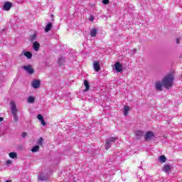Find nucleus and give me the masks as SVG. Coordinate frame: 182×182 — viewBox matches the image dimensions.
Listing matches in <instances>:
<instances>
[{"label": "nucleus", "mask_w": 182, "mask_h": 182, "mask_svg": "<svg viewBox=\"0 0 182 182\" xmlns=\"http://www.w3.org/2000/svg\"><path fill=\"white\" fill-rule=\"evenodd\" d=\"M23 55L24 56H26V58H27V59H32V53H31L30 51H26V50H23L19 55V57L22 58Z\"/></svg>", "instance_id": "nucleus-6"}, {"label": "nucleus", "mask_w": 182, "mask_h": 182, "mask_svg": "<svg viewBox=\"0 0 182 182\" xmlns=\"http://www.w3.org/2000/svg\"><path fill=\"white\" fill-rule=\"evenodd\" d=\"M130 110V107H129V105H126L124 107V116H127V114H129V111Z\"/></svg>", "instance_id": "nucleus-19"}, {"label": "nucleus", "mask_w": 182, "mask_h": 182, "mask_svg": "<svg viewBox=\"0 0 182 182\" xmlns=\"http://www.w3.org/2000/svg\"><path fill=\"white\" fill-rule=\"evenodd\" d=\"M90 21H95V17H93V16H91L90 18Z\"/></svg>", "instance_id": "nucleus-32"}, {"label": "nucleus", "mask_w": 182, "mask_h": 182, "mask_svg": "<svg viewBox=\"0 0 182 182\" xmlns=\"http://www.w3.org/2000/svg\"><path fill=\"white\" fill-rule=\"evenodd\" d=\"M160 163H166V161H167V158H166V156L162 155L161 156H159V159Z\"/></svg>", "instance_id": "nucleus-21"}, {"label": "nucleus", "mask_w": 182, "mask_h": 182, "mask_svg": "<svg viewBox=\"0 0 182 182\" xmlns=\"http://www.w3.org/2000/svg\"><path fill=\"white\" fill-rule=\"evenodd\" d=\"M114 68H115V70H116V72H117V73H120L121 72H123V65H122L120 62H117L114 64Z\"/></svg>", "instance_id": "nucleus-7"}, {"label": "nucleus", "mask_w": 182, "mask_h": 182, "mask_svg": "<svg viewBox=\"0 0 182 182\" xmlns=\"http://www.w3.org/2000/svg\"><path fill=\"white\" fill-rule=\"evenodd\" d=\"M65 62H66V59L65 58V57H59L58 59V63L59 65V66H63Z\"/></svg>", "instance_id": "nucleus-13"}, {"label": "nucleus", "mask_w": 182, "mask_h": 182, "mask_svg": "<svg viewBox=\"0 0 182 182\" xmlns=\"http://www.w3.org/2000/svg\"><path fill=\"white\" fill-rule=\"evenodd\" d=\"M174 82V75L170 73L164 77L162 80V85L165 89H170V87H173Z\"/></svg>", "instance_id": "nucleus-1"}, {"label": "nucleus", "mask_w": 182, "mask_h": 182, "mask_svg": "<svg viewBox=\"0 0 182 182\" xmlns=\"http://www.w3.org/2000/svg\"><path fill=\"white\" fill-rule=\"evenodd\" d=\"M109 0H102V4H104V5H107L109 4Z\"/></svg>", "instance_id": "nucleus-28"}, {"label": "nucleus", "mask_w": 182, "mask_h": 182, "mask_svg": "<svg viewBox=\"0 0 182 182\" xmlns=\"http://www.w3.org/2000/svg\"><path fill=\"white\" fill-rule=\"evenodd\" d=\"M32 86L34 89H38V87H41V80L34 79L32 82Z\"/></svg>", "instance_id": "nucleus-9"}, {"label": "nucleus", "mask_w": 182, "mask_h": 182, "mask_svg": "<svg viewBox=\"0 0 182 182\" xmlns=\"http://www.w3.org/2000/svg\"><path fill=\"white\" fill-rule=\"evenodd\" d=\"M92 38H95L97 35V29L96 28H92L90 33Z\"/></svg>", "instance_id": "nucleus-15"}, {"label": "nucleus", "mask_w": 182, "mask_h": 182, "mask_svg": "<svg viewBox=\"0 0 182 182\" xmlns=\"http://www.w3.org/2000/svg\"><path fill=\"white\" fill-rule=\"evenodd\" d=\"M50 29H52V23H48L45 28V32H49Z\"/></svg>", "instance_id": "nucleus-22"}, {"label": "nucleus", "mask_w": 182, "mask_h": 182, "mask_svg": "<svg viewBox=\"0 0 182 182\" xmlns=\"http://www.w3.org/2000/svg\"><path fill=\"white\" fill-rule=\"evenodd\" d=\"M93 68L95 72H100V63L99 61H94L93 63Z\"/></svg>", "instance_id": "nucleus-11"}, {"label": "nucleus", "mask_w": 182, "mask_h": 182, "mask_svg": "<svg viewBox=\"0 0 182 182\" xmlns=\"http://www.w3.org/2000/svg\"><path fill=\"white\" fill-rule=\"evenodd\" d=\"M156 139V134L151 131H148L144 135L145 141H151Z\"/></svg>", "instance_id": "nucleus-3"}, {"label": "nucleus", "mask_w": 182, "mask_h": 182, "mask_svg": "<svg viewBox=\"0 0 182 182\" xmlns=\"http://www.w3.org/2000/svg\"><path fill=\"white\" fill-rule=\"evenodd\" d=\"M84 86H85V90H84V92H87V90H89L90 86L89 85V81H87V80H85L84 81Z\"/></svg>", "instance_id": "nucleus-18"}, {"label": "nucleus", "mask_w": 182, "mask_h": 182, "mask_svg": "<svg viewBox=\"0 0 182 182\" xmlns=\"http://www.w3.org/2000/svg\"><path fill=\"white\" fill-rule=\"evenodd\" d=\"M11 105V113L13 115V117L14 119V122L17 123V122L19 120L18 118V115L16 113H18V109L16 108V104H15V102L11 101L10 102Z\"/></svg>", "instance_id": "nucleus-2"}, {"label": "nucleus", "mask_w": 182, "mask_h": 182, "mask_svg": "<svg viewBox=\"0 0 182 182\" xmlns=\"http://www.w3.org/2000/svg\"><path fill=\"white\" fill-rule=\"evenodd\" d=\"M37 119H38L39 121H41V123L43 126H46V122H45V118H43V116H42V114H38L37 115Z\"/></svg>", "instance_id": "nucleus-12"}, {"label": "nucleus", "mask_w": 182, "mask_h": 182, "mask_svg": "<svg viewBox=\"0 0 182 182\" xmlns=\"http://www.w3.org/2000/svg\"><path fill=\"white\" fill-rule=\"evenodd\" d=\"M117 140V137H110L106 140L105 142V149L109 150L112 147V144L114 143Z\"/></svg>", "instance_id": "nucleus-4"}, {"label": "nucleus", "mask_w": 182, "mask_h": 182, "mask_svg": "<svg viewBox=\"0 0 182 182\" xmlns=\"http://www.w3.org/2000/svg\"><path fill=\"white\" fill-rule=\"evenodd\" d=\"M9 156L11 159H16V157H18V154H16V152H10L9 154Z\"/></svg>", "instance_id": "nucleus-23"}, {"label": "nucleus", "mask_w": 182, "mask_h": 182, "mask_svg": "<svg viewBox=\"0 0 182 182\" xmlns=\"http://www.w3.org/2000/svg\"><path fill=\"white\" fill-rule=\"evenodd\" d=\"M0 122H4V117H0Z\"/></svg>", "instance_id": "nucleus-33"}, {"label": "nucleus", "mask_w": 182, "mask_h": 182, "mask_svg": "<svg viewBox=\"0 0 182 182\" xmlns=\"http://www.w3.org/2000/svg\"><path fill=\"white\" fill-rule=\"evenodd\" d=\"M37 144H38V146H42V144H43V138H39L37 141Z\"/></svg>", "instance_id": "nucleus-26"}, {"label": "nucleus", "mask_w": 182, "mask_h": 182, "mask_svg": "<svg viewBox=\"0 0 182 182\" xmlns=\"http://www.w3.org/2000/svg\"><path fill=\"white\" fill-rule=\"evenodd\" d=\"M21 136L23 137V139H25V137H26V132H23L21 134Z\"/></svg>", "instance_id": "nucleus-30"}, {"label": "nucleus", "mask_w": 182, "mask_h": 182, "mask_svg": "<svg viewBox=\"0 0 182 182\" xmlns=\"http://www.w3.org/2000/svg\"><path fill=\"white\" fill-rule=\"evenodd\" d=\"M36 33H34L33 35L30 36V41L31 42H33V41H36Z\"/></svg>", "instance_id": "nucleus-25"}, {"label": "nucleus", "mask_w": 182, "mask_h": 182, "mask_svg": "<svg viewBox=\"0 0 182 182\" xmlns=\"http://www.w3.org/2000/svg\"><path fill=\"white\" fill-rule=\"evenodd\" d=\"M170 170H171V166L170 164H166L163 168V171H165V173H169Z\"/></svg>", "instance_id": "nucleus-16"}, {"label": "nucleus", "mask_w": 182, "mask_h": 182, "mask_svg": "<svg viewBox=\"0 0 182 182\" xmlns=\"http://www.w3.org/2000/svg\"><path fill=\"white\" fill-rule=\"evenodd\" d=\"M22 69L26 70L28 75H33L35 73V70L32 68V65H24L22 67Z\"/></svg>", "instance_id": "nucleus-5"}, {"label": "nucleus", "mask_w": 182, "mask_h": 182, "mask_svg": "<svg viewBox=\"0 0 182 182\" xmlns=\"http://www.w3.org/2000/svg\"><path fill=\"white\" fill-rule=\"evenodd\" d=\"M144 133L142 131H136L135 132V136L137 137V139H140L141 137H142Z\"/></svg>", "instance_id": "nucleus-20"}, {"label": "nucleus", "mask_w": 182, "mask_h": 182, "mask_svg": "<svg viewBox=\"0 0 182 182\" xmlns=\"http://www.w3.org/2000/svg\"><path fill=\"white\" fill-rule=\"evenodd\" d=\"M6 163L7 166H9L10 164H12V161L8 160V161H6Z\"/></svg>", "instance_id": "nucleus-29"}, {"label": "nucleus", "mask_w": 182, "mask_h": 182, "mask_svg": "<svg viewBox=\"0 0 182 182\" xmlns=\"http://www.w3.org/2000/svg\"><path fill=\"white\" fill-rule=\"evenodd\" d=\"M33 48L36 52H38L39 50V48H41V44H39V42L35 41L33 43Z\"/></svg>", "instance_id": "nucleus-14"}, {"label": "nucleus", "mask_w": 182, "mask_h": 182, "mask_svg": "<svg viewBox=\"0 0 182 182\" xmlns=\"http://www.w3.org/2000/svg\"><path fill=\"white\" fill-rule=\"evenodd\" d=\"M133 52H134V53H136V52H137V50H136V48H134V49L133 50Z\"/></svg>", "instance_id": "nucleus-34"}, {"label": "nucleus", "mask_w": 182, "mask_h": 182, "mask_svg": "<svg viewBox=\"0 0 182 182\" xmlns=\"http://www.w3.org/2000/svg\"><path fill=\"white\" fill-rule=\"evenodd\" d=\"M38 150H39V145H36L32 148L31 151L32 153H36V151H38Z\"/></svg>", "instance_id": "nucleus-24"}, {"label": "nucleus", "mask_w": 182, "mask_h": 182, "mask_svg": "<svg viewBox=\"0 0 182 182\" xmlns=\"http://www.w3.org/2000/svg\"><path fill=\"white\" fill-rule=\"evenodd\" d=\"M176 43H177V45H178L180 43V38L176 39Z\"/></svg>", "instance_id": "nucleus-31"}, {"label": "nucleus", "mask_w": 182, "mask_h": 182, "mask_svg": "<svg viewBox=\"0 0 182 182\" xmlns=\"http://www.w3.org/2000/svg\"><path fill=\"white\" fill-rule=\"evenodd\" d=\"M155 89H156V90L159 92H161V90H163V82L157 81L155 83Z\"/></svg>", "instance_id": "nucleus-10"}, {"label": "nucleus", "mask_w": 182, "mask_h": 182, "mask_svg": "<svg viewBox=\"0 0 182 182\" xmlns=\"http://www.w3.org/2000/svg\"><path fill=\"white\" fill-rule=\"evenodd\" d=\"M12 3L9 1H6L3 6L4 11H9L12 8Z\"/></svg>", "instance_id": "nucleus-8"}, {"label": "nucleus", "mask_w": 182, "mask_h": 182, "mask_svg": "<svg viewBox=\"0 0 182 182\" xmlns=\"http://www.w3.org/2000/svg\"><path fill=\"white\" fill-rule=\"evenodd\" d=\"M28 103H33L35 102V98L33 97H29L28 99Z\"/></svg>", "instance_id": "nucleus-27"}, {"label": "nucleus", "mask_w": 182, "mask_h": 182, "mask_svg": "<svg viewBox=\"0 0 182 182\" xmlns=\"http://www.w3.org/2000/svg\"><path fill=\"white\" fill-rule=\"evenodd\" d=\"M38 180H40V181H46V180H48V176L41 174L38 176Z\"/></svg>", "instance_id": "nucleus-17"}]
</instances>
